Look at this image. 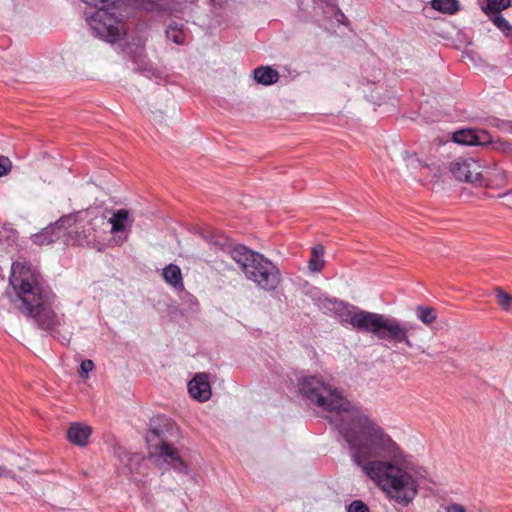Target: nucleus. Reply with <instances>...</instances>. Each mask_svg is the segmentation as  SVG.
Wrapping results in <instances>:
<instances>
[{
  "label": "nucleus",
  "instance_id": "nucleus-1",
  "mask_svg": "<svg viewBox=\"0 0 512 512\" xmlns=\"http://www.w3.org/2000/svg\"><path fill=\"white\" fill-rule=\"evenodd\" d=\"M299 392L312 404L332 412L329 421L347 442L353 461L389 497L407 506L416 497L417 482L395 464L401 458L397 443L363 409L315 376L299 381Z\"/></svg>",
  "mask_w": 512,
  "mask_h": 512
},
{
  "label": "nucleus",
  "instance_id": "nucleus-2",
  "mask_svg": "<svg viewBox=\"0 0 512 512\" xmlns=\"http://www.w3.org/2000/svg\"><path fill=\"white\" fill-rule=\"evenodd\" d=\"M9 282L15 291V298L12 299L15 307L32 319L38 328L50 332L61 343L68 344L72 331L61 333L59 329L65 323V316L56 314V295L52 290L43 287L35 273L19 264L12 265Z\"/></svg>",
  "mask_w": 512,
  "mask_h": 512
},
{
  "label": "nucleus",
  "instance_id": "nucleus-3",
  "mask_svg": "<svg viewBox=\"0 0 512 512\" xmlns=\"http://www.w3.org/2000/svg\"><path fill=\"white\" fill-rule=\"evenodd\" d=\"M327 303V308L342 324H349L358 332L371 334L394 346L404 344L406 347L412 348L413 343L410 336L421 330V327L415 323L403 322L384 314L362 310L344 301L334 299L327 300Z\"/></svg>",
  "mask_w": 512,
  "mask_h": 512
},
{
  "label": "nucleus",
  "instance_id": "nucleus-4",
  "mask_svg": "<svg viewBox=\"0 0 512 512\" xmlns=\"http://www.w3.org/2000/svg\"><path fill=\"white\" fill-rule=\"evenodd\" d=\"M230 254L246 278L258 288L268 292L276 290L281 282V272L273 262L243 245L234 247Z\"/></svg>",
  "mask_w": 512,
  "mask_h": 512
},
{
  "label": "nucleus",
  "instance_id": "nucleus-5",
  "mask_svg": "<svg viewBox=\"0 0 512 512\" xmlns=\"http://www.w3.org/2000/svg\"><path fill=\"white\" fill-rule=\"evenodd\" d=\"M110 8H99L87 17V22L95 36L107 42L116 43L124 33L123 23L114 13L109 12Z\"/></svg>",
  "mask_w": 512,
  "mask_h": 512
},
{
  "label": "nucleus",
  "instance_id": "nucleus-6",
  "mask_svg": "<svg viewBox=\"0 0 512 512\" xmlns=\"http://www.w3.org/2000/svg\"><path fill=\"white\" fill-rule=\"evenodd\" d=\"M162 431L158 428H150L149 433L146 436V440L148 443L159 439L160 442L155 445L157 449V453L163 460L170 464L172 468L180 473H187L188 467L183 459L180 457L177 449L171 446L169 443L165 442L161 438Z\"/></svg>",
  "mask_w": 512,
  "mask_h": 512
},
{
  "label": "nucleus",
  "instance_id": "nucleus-7",
  "mask_svg": "<svg viewBox=\"0 0 512 512\" xmlns=\"http://www.w3.org/2000/svg\"><path fill=\"white\" fill-rule=\"evenodd\" d=\"M453 177L459 181L476 183L481 179V166L471 157H459L449 165Z\"/></svg>",
  "mask_w": 512,
  "mask_h": 512
},
{
  "label": "nucleus",
  "instance_id": "nucleus-8",
  "mask_svg": "<svg viewBox=\"0 0 512 512\" xmlns=\"http://www.w3.org/2000/svg\"><path fill=\"white\" fill-rule=\"evenodd\" d=\"M188 391L190 396L199 402L209 400L211 397V386L208 374H196L188 383Z\"/></svg>",
  "mask_w": 512,
  "mask_h": 512
},
{
  "label": "nucleus",
  "instance_id": "nucleus-9",
  "mask_svg": "<svg viewBox=\"0 0 512 512\" xmlns=\"http://www.w3.org/2000/svg\"><path fill=\"white\" fill-rule=\"evenodd\" d=\"M91 433L92 429L90 426L81 423H73L67 430V438L72 444L83 447L87 444Z\"/></svg>",
  "mask_w": 512,
  "mask_h": 512
},
{
  "label": "nucleus",
  "instance_id": "nucleus-10",
  "mask_svg": "<svg viewBox=\"0 0 512 512\" xmlns=\"http://www.w3.org/2000/svg\"><path fill=\"white\" fill-rule=\"evenodd\" d=\"M162 276L167 284L172 286L176 291L184 290V282L181 269L176 264L167 265L162 272Z\"/></svg>",
  "mask_w": 512,
  "mask_h": 512
},
{
  "label": "nucleus",
  "instance_id": "nucleus-11",
  "mask_svg": "<svg viewBox=\"0 0 512 512\" xmlns=\"http://www.w3.org/2000/svg\"><path fill=\"white\" fill-rule=\"evenodd\" d=\"M254 79L257 83L268 86L279 80V73L269 66H260L254 70Z\"/></svg>",
  "mask_w": 512,
  "mask_h": 512
},
{
  "label": "nucleus",
  "instance_id": "nucleus-12",
  "mask_svg": "<svg viewBox=\"0 0 512 512\" xmlns=\"http://www.w3.org/2000/svg\"><path fill=\"white\" fill-rule=\"evenodd\" d=\"M325 249L322 244H316L311 248V256L308 261V269L312 273H319L325 267L324 260Z\"/></svg>",
  "mask_w": 512,
  "mask_h": 512
},
{
  "label": "nucleus",
  "instance_id": "nucleus-13",
  "mask_svg": "<svg viewBox=\"0 0 512 512\" xmlns=\"http://www.w3.org/2000/svg\"><path fill=\"white\" fill-rule=\"evenodd\" d=\"M453 141L458 144L473 146L480 145L484 141L481 139L480 135L477 131L473 129H464L460 131H456L452 137Z\"/></svg>",
  "mask_w": 512,
  "mask_h": 512
},
{
  "label": "nucleus",
  "instance_id": "nucleus-14",
  "mask_svg": "<svg viewBox=\"0 0 512 512\" xmlns=\"http://www.w3.org/2000/svg\"><path fill=\"white\" fill-rule=\"evenodd\" d=\"M61 237L59 231H57V226L50 224L39 233L34 234L32 239L37 245H49L59 240Z\"/></svg>",
  "mask_w": 512,
  "mask_h": 512
},
{
  "label": "nucleus",
  "instance_id": "nucleus-15",
  "mask_svg": "<svg viewBox=\"0 0 512 512\" xmlns=\"http://www.w3.org/2000/svg\"><path fill=\"white\" fill-rule=\"evenodd\" d=\"M129 220V211L126 209L117 210L110 218L109 222L112 225L111 232L117 234L127 230V222Z\"/></svg>",
  "mask_w": 512,
  "mask_h": 512
},
{
  "label": "nucleus",
  "instance_id": "nucleus-16",
  "mask_svg": "<svg viewBox=\"0 0 512 512\" xmlns=\"http://www.w3.org/2000/svg\"><path fill=\"white\" fill-rule=\"evenodd\" d=\"M431 7L439 12L452 15L459 11V2L458 0H432Z\"/></svg>",
  "mask_w": 512,
  "mask_h": 512
},
{
  "label": "nucleus",
  "instance_id": "nucleus-17",
  "mask_svg": "<svg viewBox=\"0 0 512 512\" xmlns=\"http://www.w3.org/2000/svg\"><path fill=\"white\" fill-rule=\"evenodd\" d=\"M415 311L417 318L425 325H431L437 319V312L433 307L419 305Z\"/></svg>",
  "mask_w": 512,
  "mask_h": 512
},
{
  "label": "nucleus",
  "instance_id": "nucleus-18",
  "mask_svg": "<svg viewBox=\"0 0 512 512\" xmlns=\"http://www.w3.org/2000/svg\"><path fill=\"white\" fill-rule=\"evenodd\" d=\"M511 5V0H487V4L483 7L487 15L499 14Z\"/></svg>",
  "mask_w": 512,
  "mask_h": 512
},
{
  "label": "nucleus",
  "instance_id": "nucleus-19",
  "mask_svg": "<svg viewBox=\"0 0 512 512\" xmlns=\"http://www.w3.org/2000/svg\"><path fill=\"white\" fill-rule=\"evenodd\" d=\"M166 37L176 44H182L185 38L183 25L171 23L166 29Z\"/></svg>",
  "mask_w": 512,
  "mask_h": 512
},
{
  "label": "nucleus",
  "instance_id": "nucleus-20",
  "mask_svg": "<svg viewBox=\"0 0 512 512\" xmlns=\"http://www.w3.org/2000/svg\"><path fill=\"white\" fill-rule=\"evenodd\" d=\"M76 214H67L62 216L59 220L53 223V226H57V231H59L61 236H64L67 230L72 227L76 223Z\"/></svg>",
  "mask_w": 512,
  "mask_h": 512
},
{
  "label": "nucleus",
  "instance_id": "nucleus-21",
  "mask_svg": "<svg viewBox=\"0 0 512 512\" xmlns=\"http://www.w3.org/2000/svg\"><path fill=\"white\" fill-rule=\"evenodd\" d=\"M491 21L494 23V25L501 30L506 36L512 35V26L506 20L501 13L494 14V16H490Z\"/></svg>",
  "mask_w": 512,
  "mask_h": 512
},
{
  "label": "nucleus",
  "instance_id": "nucleus-22",
  "mask_svg": "<svg viewBox=\"0 0 512 512\" xmlns=\"http://www.w3.org/2000/svg\"><path fill=\"white\" fill-rule=\"evenodd\" d=\"M495 294L498 304L502 307V309L508 311L512 304V295L506 293L500 287L495 288Z\"/></svg>",
  "mask_w": 512,
  "mask_h": 512
},
{
  "label": "nucleus",
  "instance_id": "nucleus-23",
  "mask_svg": "<svg viewBox=\"0 0 512 512\" xmlns=\"http://www.w3.org/2000/svg\"><path fill=\"white\" fill-rule=\"evenodd\" d=\"M89 6L99 8L114 7L119 0H81Z\"/></svg>",
  "mask_w": 512,
  "mask_h": 512
},
{
  "label": "nucleus",
  "instance_id": "nucleus-24",
  "mask_svg": "<svg viewBox=\"0 0 512 512\" xmlns=\"http://www.w3.org/2000/svg\"><path fill=\"white\" fill-rule=\"evenodd\" d=\"M348 512H370V509L363 501L354 500L348 506Z\"/></svg>",
  "mask_w": 512,
  "mask_h": 512
},
{
  "label": "nucleus",
  "instance_id": "nucleus-25",
  "mask_svg": "<svg viewBox=\"0 0 512 512\" xmlns=\"http://www.w3.org/2000/svg\"><path fill=\"white\" fill-rule=\"evenodd\" d=\"M95 365L92 360L86 359L83 360L80 364L79 374L82 378H86L88 373L94 369Z\"/></svg>",
  "mask_w": 512,
  "mask_h": 512
},
{
  "label": "nucleus",
  "instance_id": "nucleus-26",
  "mask_svg": "<svg viewBox=\"0 0 512 512\" xmlns=\"http://www.w3.org/2000/svg\"><path fill=\"white\" fill-rule=\"evenodd\" d=\"M12 168V163L8 157L0 156V177L8 174Z\"/></svg>",
  "mask_w": 512,
  "mask_h": 512
},
{
  "label": "nucleus",
  "instance_id": "nucleus-27",
  "mask_svg": "<svg viewBox=\"0 0 512 512\" xmlns=\"http://www.w3.org/2000/svg\"><path fill=\"white\" fill-rule=\"evenodd\" d=\"M446 512H466V510L460 504H452L446 508Z\"/></svg>",
  "mask_w": 512,
  "mask_h": 512
},
{
  "label": "nucleus",
  "instance_id": "nucleus-28",
  "mask_svg": "<svg viewBox=\"0 0 512 512\" xmlns=\"http://www.w3.org/2000/svg\"><path fill=\"white\" fill-rule=\"evenodd\" d=\"M407 161L408 165L414 166V164L417 162L419 165H422V162L417 158L415 153L408 154L407 153Z\"/></svg>",
  "mask_w": 512,
  "mask_h": 512
},
{
  "label": "nucleus",
  "instance_id": "nucleus-29",
  "mask_svg": "<svg viewBox=\"0 0 512 512\" xmlns=\"http://www.w3.org/2000/svg\"><path fill=\"white\" fill-rule=\"evenodd\" d=\"M13 476H14V473L12 470H9L5 466L0 465V477L10 478Z\"/></svg>",
  "mask_w": 512,
  "mask_h": 512
},
{
  "label": "nucleus",
  "instance_id": "nucleus-30",
  "mask_svg": "<svg viewBox=\"0 0 512 512\" xmlns=\"http://www.w3.org/2000/svg\"><path fill=\"white\" fill-rule=\"evenodd\" d=\"M320 1L323 2L327 6H331V7L336 6V0H320Z\"/></svg>",
  "mask_w": 512,
  "mask_h": 512
}]
</instances>
